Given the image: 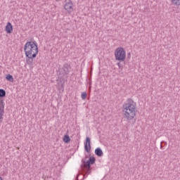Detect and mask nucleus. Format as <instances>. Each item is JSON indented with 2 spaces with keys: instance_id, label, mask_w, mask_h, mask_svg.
<instances>
[{
  "instance_id": "39448f33",
  "label": "nucleus",
  "mask_w": 180,
  "mask_h": 180,
  "mask_svg": "<svg viewBox=\"0 0 180 180\" xmlns=\"http://www.w3.org/2000/svg\"><path fill=\"white\" fill-rule=\"evenodd\" d=\"M95 163V158L90 157L89 161L84 162V168L86 171V174H91V165Z\"/></svg>"
},
{
  "instance_id": "6e6552de",
  "label": "nucleus",
  "mask_w": 180,
  "mask_h": 180,
  "mask_svg": "<svg viewBox=\"0 0 180 180\" xmlns=\"http://www.w3.org/2000/svg\"><path fill=\"white\" fill-rule=\"evenodd\" d=\"M71 70V66L70 65H68V63H65L64 65H63V74L65 75H67L70 73V70Z\"/></svg>"
},
{
  "instance_id": "423d86ee",
  "label": "nucleus",
  "mask_w": 180,
  "mask_h": 180,
  "mask_svg": "<svg viewBox=\"0 0 180 180\" xmlns=\"http://www.w3.org/2000/svg\"><path fill=\"white\" fill-rule=\"evenodd\" d=\"M73 6L74 4L71 0H65V4L64 6L65 11H68V12H72V11H74Z\"/></svg>"
},
{
  "instance_id": "1a4fd4ad",
  "label": "nucleus",
  "mask_w": 180,
  "mask_h": 180,
  "mask_svg": "<svg viewBox=\"0 0 180 180\" xmlns=\"http://www.w3.org/2000/svg\"><path fill=\"white\" fill-rule=\"evenodd\" d=\"M6 33L11 34L12 32H13V26H12V24L11 22H8L6 26Z\"/></svg>"
},
{
  "instance_id": "dca6fc26",
  "label": "nucleus",
  "mask_w": 180,
  "mask_h": 180,
  "mask_svg": "<svg viewBox=\"0 0 180 180\" xmlns=\"http://www.w3.org/2000/svg\"><path fill=\"white\" fill-rule=\"evenodd\" d=\"M56 1H61V0H56Z\"/></svg>"
},
{
  "instance_id": "f03ea898",
  "label": "nucleus",
  "mask_w": 180,
  "mask_h": 180,
  "mask_svg": "<svg viewBox=\"0 0 180 180\" xmlns=\"http://www.w3.org/2000/svg\"><path fill=\"white\" fill-rule=\"evenodd\" d=\"M124 115L127 120H133L136 117V103L131 98H128L127 103L123 105Z\"/></svg>"
},
{
  "instance_id": "20e7f679",
  "label": "nucleus",
  "mask_w": 180,
  "mask_h": 180,
  "mask_svg": "<svg viewBox=\"0 0 180 180\" xmlns=\"http://www.w3.org/2000/svg\"><path fill=\"white\" fill-rule=\"evenodd\" d=\"M4 96H6V91L0 89V98H4ZM4 108H5V103H4V100L0 98V126L1 123L4 122V110H2Z\"/></svg>"
},
{
  "instance_id": "2eb2a0df",
  "label": "nucleus",
  "mask_w": 180,
  "mask_h": 180,
  "mask_svg": "<svg viewBox=\"0 0 180 180\" xmlns=\"http://www.w3.org/2000/svg\"><path fill=\"white\" fill-rule=\"evenodd\" d=\"M0 180H2V177L0 176Z\"/></svg>"
},
{
  "instance_id": "f257e3e1",
  "label": "nucleus",
  "mask_w": 180,
  "mask_h": 180,
  "mask_svg": "<svg viewBox=\"0 0 180 180\" xmlns=\"http://www.w3.org/2000/svg\"><path fill=\"white\" fill-rule=\"evenodd\" d=\"M24 51L26 57L28 58L27 59V64H32L33 58H36L37 54H39L37 43L34 41H27L24 46Z\"/></svg>"
},
{
  "instance_id": "7ed1b4c3",
  "label": "nucleus",
  "mask_w": 180,
  "mask_h": 180,
  "mask_svg": "<svg viewBox=\"0 0 180 180\" xmlns=\"http://www.w3.org/2000/svg\"><path fill=\"white\" fill-rule=\"evenodd\" d=\"M115 60L120 61L119 63H117V65L120 68V67H122L121 63L126 60V51L124 50V49H123V47L117 48L115 51Z\"/></svg>"
},
{
  "instance_id": "f8f14e48",
  "label": "nucleus",
  "mask_w": 180,
  "mask_h": 180,
  "mask_svg": "<svg viewBox=\"0 0 180 180\" xmlns=\"http://www.w3.org/2000/svg\"><path fill=\"white\" fill-rule=\"evenodd\" d=\"M6 79L10 82H13L14 81L13 76H12L11 74L6 75Z\"/></svg>"
},
{
  "instance_id": "9d476101",
  "label": "nucleus",
  "mask_w": 180,
  "mask_h": 180,
  "mask_svg": "<svg viewBox=\"0 0 180 180\" xmlns=\"http://www.w3.org/2000/svg\"><path fill=\"white\" fill-rule=\"evenodd\" d=\"M95 154L96 155H97V157H103V151H102V149H101V148H97L95 150Z\"/></svg>"
},
{
  "instance_id": "9b49d317",
  "label": "nucleus",
  "mask_w": 180,
  "mask_h": 180,
  "mask_svg": "<svg viewBox=\"0 0 180 180\" xmlns=\"http://www.w3.org/2000/svg\"><path fill=\"white\" fill-rule=\"evenodd\" d=\"M172 5H174V6H179L180 0H169Z\"/></svg>"
},
{
  "instance_id": "f3484780",
  "label": "nucleus",
  "mask_w": 180,
  "mask_h": 180,
  "mask_svg": "<svg viewBox=\"0 0 180 180\" xmlns=\"http://www.w3.org/2000/svg\"><path fill=\"white\" fill-rule=\"evenodd\" d=\"M128 56H130V53H128Z\"/></svg>"
},
{
  "instance_id": "4468645a",
  "label": "nucleus",
  "mask_w": 180,
  "mask_h": 180,
  "mask_svg": "<svg viewBox=\"0 0 180 180\" xmlns=\"http://www.w3.org/2000/svg\"><path fill=\"white\" fill-rule=\"evenodd\" d=\"M81 98H82V99H83L84 101V99H86V92H83V93H82Z\"/></svg>"
},
{
  "instance_id": "ddd939ff",
  "label": "nucleus",
  "mask_w": 180,
  "mask_h": 180,
  "mask_svg": "<svg viewBox=\"0 0 180 180\" xmlns=\"http://www.w3.org/2000/svg\"><path fill=\"white\" fill-rule=\"evenodd\" d=\"M64 143H70L71 141V138H70V136L65 135L63 138Z\"/></svg>"
},
{
  "instance_id": "0eeeda50",
  "label": "nucleus",
  "mask_w": 180,
  "mask_h": 180,
  "mask_svg": "<svg viewBox=\"0 0 180 180\" xmlns=\"http://www.w3.org/2000/svg\"><path fill=\"white\" fill-rule=\"evenodd\" d=\"M84 150L86 153H91V139L88 136L84 142Z\"/></svg>"
}]
</instances>
